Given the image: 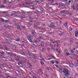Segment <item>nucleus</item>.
<instances>
[{"label":"nucleus","instance_id":"nucleus-35","mask_svg":"<svg viewBox=\"0 0 78 78\" xmlns=\"http://www.w3.org/2000/svg\"><path fill=\"white\" fill-rule=\"evenodd\" d=\"M36 3H39V0H36L35 1Z\"/></svg>","mask_w":78,"mask_h":78},{"label":"nucleus","instance_id":"nucleus-5","mask_svg":"<svg viewBox=\"0 0 78 78\" xmlns=\"http://www.w3.org/2000/svg\"><path fill=\"white\" fill-rule=\"evenodd\" d=\"M6 39H7V41H12V38H11V37H7Z\"/></svg>","mask_w":78,"mask_h":78},{"label":"nucleus","instance_id":"nucleus-28","mask_svg":"<svg viewBox=\"0 0 78 78\" xmlns=\"http://www.w3.org/2000/svg\"><path fill=\"white\" fill-rule=\"evenodd\" d=\"M51 7H49L47 9H48V10H49L50 9H51Z\"/></svg>","mask_w":78,"mask_h":78},{"label":"nucleus","instance_id":"nucleus-50","mask_svg":"<svg viewBox=\"0 0 78 78\" xmlns=\"http://www.w3.org/2000/svg\"><path fill=\"white\" fill-rule=\"evenodd\" d=\"M48 34H52V33H51V32H48L47 33Z\"/></svg>","mask_w":78,"mask_h":78},{"label":"nucleus","instance_id":"nucleus-40","mask_svg":"<svg viewBox=\"0 0 78 78\" xmlns=\"http://www.w3.org/2000/svg\"><path fill=\"white\" fill-rule=\"evenodd\" d=\"M69 30L70 31H72V28L71 27H70L69 28Z\"/></svg>","mask_w":78,"mask_h":78},{"label":"nucleus","instance_id":"nucleus-51","mask_svg":"<svg viewBox=\"0 0 78 78\" xmlns=\"http://www.w3.org/2000/svg\"><path fill=\"white\" fill-rule=\"evenodd\" d=\"M63 15L64 16H66V14L64 13L63 14Z\"/></svg>","mask_w":78,"mask_h":78},{"label":"nucleus","instance_id":"nucleus-16","mask_svg":"<svg viewBox=\"0 0 78 78\" xmlns=\"http://www.w3.org/2000/svg\"><path fill=\"white\" fill-rule=\"evenodd\" d=\"M20 53L21 54V55H24V56H25V54L23 52H21Z\"/></svg>","mask_w":78,"mask_h":78},{"label":"nucleus","instance_id":"nucleus-38","mask_svg":"<svg viewBox=\"0 0 78 78\" xmlns=\"http://www.w3.org/2000/svg\"><path fill=\"white\" fill-rule=\"evenodd\" d=\"M17 29H20V26H17Z\"/></svg>","mask_w":78,"mask_h":78},{"label":"nucleus","instance_id":"nucleus-32","mask_svg":"<svg viewBox=\"0 0 78 78\" xmlns=\"http://www.w3.org/2000/svg\"><path fill=\"white\" fill-rule=\"evenodd\" d=\"M40 70L41 71V72H40V73H41V74H43V73H42V70L40 69Z\"/></svg>","mask_w":78,"mask_h":78},{"label":"nucleus","instance_id":"nucleus-15","mask_svg":"<svg viewBox=\"0 0 78 78\" xmlns=\"http://www.w3.org/2000/svg\"><path fill=\"white\" fill-rule=\"evenodd\" d=\"M1 21H2V22H4L5 21V20H4V19L3 18H1Z\"/></svg>","mask_w":78,"mask_h":78},{"label":"nucleus","instance_id":"nucleus-49","mask_svg":"<svg viewBox=\"0 0 78 78\" xmlns=\"http://www.w3.org/2000/svg\"><path fill=\"white\" fill-rule=\"evenodd\" d=\"M22 42H24V43H26L27 41L25 40H24V41H22Z\"/></svg>","mask_w":78,"mask_h":78},{"label":"nucleus","instance_id":"nucleus-63","mask_svg":"<svg viewBox=\"0 0 78 78\" xmlns=\"http://www.w3.org/2000/svg\"><path fill=\"white\" fill-rule=\"evenodd\" d=\"M51 3H53V2H54V1L53 0H52L51 1Z\"/></svg>","mask_w":78,"mask_h":78},{"label":"nucleus","instance_id":"nucleus-36","mask_svg":"<svg viewBox=\"0 0 78 78\" xmlns=\"http://www.w3.org/2000/svg\"><path fill=\"white\" fill-rule=\"evenodd\" d=\"M41 42V44H44V43H45V41H42Z\"/></svg>","mask_w":78,"mask_h":78},{"label":"nucleus","instance_id":"nucleus-42","mask_svg":"<svg viewBox=\"0 0 78 78\" xmlns=\"http://www.w3.org/2000/svg\"><path fill=\"white\" fill-rule=\"evenodd\" d=\"M16 19H14L12 20V21L14 22H16Z\"/></svg>","mask_w":78,"mask_h":78},{"label":"nucleus","instance_id":"nucleus-9","mask_svg":"<svg viewBox=\"0 0 78 78\" xmlns=\"http://www.w3.org/2000/svg\"><path fill=\"white\" fill-rule=\"evenodd\" d=\"M71 67H74V65L73 63H71L69 65Z\"/></svg>","mask_w":78,"mask_h":78},{"label":"nucleus","instance_id":"nucleus-8","mask_svg":"<svg viewBox=\"0 0 78 78\" xmlns=\"http://www.w3.org/2000/svg\"><path fill=\"white\" fill-rule=\"evenodd\" d=\"M4 27H5V28H8V27H10V28H11L12 27L10 26L9 25L8 26H7V25H5L4 26Z\"/></svg>","mask_w":78,"mask_h":78},{"label":"nucleus","instance_id":"nucleus-22","mask_svg":"<svg viewBox=\"0 0 78 78\" xmlns=\"http://www.w3.org/2000/svg\"><path fill=\"white\" fill-rule=\"evenodd\" d=\"M5 23H9V20H6L5 22Z\"/></svg>","mask_w":78,"mask_h":78},{"label":"nucleus","instance_id":"nucleus-60","mask_svg":"<svg viewBox=\"0 0 78 78\" xmlns=\"http://www.w3.org/2000/svg\"><path fill=\"white\" fill-rule=\"evenodd\" d=\"M14 56H17V55H16V54H13Z\"/></svg>","mask_w":78,"mask_h":78},{"label":"nucleus","instance_id":"nucleus-61","mask_svg":"<svg viewBox=\"0 0 78 78\" xmlns=\"http://www.w3.org/2000/svg\"><path fill=\"white\" fill-rule=\"evenodd\" d=\"M34 25H37V23H34Z\"/></svg>","mask_w":78,"mask_h":78},{"label":"nucleus","instance_id":"nucleus-64","mask_svg":"<svg viewBox=\"0 0 78 78\" xmlns=\"http://www.w3.org/2000/svg\"><path fill=\"white\" fill-rule=\"evenodd\" d=\"M42 25H43V26H44L45 27L46 26V25L44 24H43Z\"/></svg>","mask_w":78,"mask_h":78},{"label":"nucleus","instance_id":"nucleus-12","mask_svg":"<svg viewBox=\"0 0 78 78\" xmlns=\"http://www.w3.org/2000/svg\"><path fill=\"white\" fill-rule=\"evenodd\" d=\"M9 59H10V61H12V62H14V60L13 59H12L10 57Z\"/></svg>","mask_w":78,"mask_h":78},{"label":"nucleus","instance_id":"nucleus-34","mask_svg":"<svg viewBox=\"0 0 78 78\" xmlns=\"http://www.w3.org/2000/svg\"><path fill=\"white\" fill-rule=\"evenodd\" d=\"M55 26L54 25H51V28H55Z\"/></svg>","mask_w":78,"mask_h":78},{"label":"nucleus","instance_id":"nucleus-57","mask_svg":"<svg viewBox=\"0 0 78 78\" xmlns=\"http://www.w3.org/2000/svg\"><path fill=\"white\" fill-rule=\"evenodd\" d=\"M9 7H10L11 6V4H9Z\"/></svg>","mask_w":78,"mask_h":78},{"label":"nucleus","instance_id":"nucleus-44","mask_svg":"<svg viewBox=\"0 0 78 78\" xmlns=\"http://www.w3.org/2000/svg\"><path fill=\"white\" fill-rule=\"evenodd\" d=\"M1 8H3H3H5V6L3 5H1Z\"/></svg>","mask_w":78,"mask_h":78},{"label":"nucleus","instance_id":"nucleus-1","mask_svg":"<svg viewBox=\"0 0 78 78\" xmlns=\"http://www.w3.org/2000/svg\"><path fill=\"white\" fill-rule=\"evenodd\" d=\"M63 73H65V75L68 76L69 75V70L66 69H64L63 71L62 72Z\"/></svg>","mask_w":78,"mask_h":78},{"label":"nucleus","instance_id":"nucleus-43","mask_svg":"<svg viewBox=\"0 0 78 78\" xmlns=\"http://www.w3.org/2000/svg\"><path fill=\"white\" fill-rule=\"evenodd\" d=\"M55 42V43H57V44H58V41H54Z\"/></svg>","mask_w":78,"mask_h":78},{"label":"nucleus","instance_id":"nucleus-24","mask_svg":"<svg viewBox=\"0 0 78 78\" xmlns=\"http://www.w3.org/2000/svg\"><path fill=\"white\" fill-rule=\"evenodd\" d=\"M40 63L41 65H43V64H44V63L43 62H41Z\"/></svg>","mask_w":78,"mask_h":78},{"label":"nucleus","instance_id":"nucleus-2","mask_svg":"<svg viewBox=\"0 0 78 78\" xmlns=\"http://www.w3.org/2000/svg\"><path fill=\"white\" fill-rule=\"evenodd\" d=\"M78 31L76 30V32H75V35L76 37H77L78 36Z\"/></svg>","mask_w":78,"mask_h":78},{"label":"nucleus","instance_id":"nucleus-11","mask_svg":"<svg viewBox=\"0 0 78 78\" xmlns=\"http://www.w3.org/2000/svg\"><path fill=\"white\" fill-rule=\"evenodd\" d=\"M28 40L29 41V42H30L31 43H33V42L31 39H30V38H28Z\"/></svg>","mask_w":78,"mask_h":78},{"label":"nucleus","instance_id":"nucleus-45","mask_svg":"<svg viewBox=\"0 0 78 78\" xmlns=\"http://www.w3.org/2000/svg\"><path fill=\"white\" fill-rule=\"evenodd\" d=\"M21 13H22V14H24V13H25V12L23 11V10H21Z\"/></svg>","mask_w":78,"mask_h":78},{"label":"nucleus","instance_id":"nucleus-33","mask_svg":"<svg viewBox=\"0 0 78 78\" xmlns=\"http://www.w3.org/2000/svg\"><path fill=\"white\" fill-rule=\"evenodd\" d=\"M21 17H23V18H25V16L23 15H21Z\"/></svg>","mask_w":78,"mask_h":78},{"label":"nucleus","instance_id":"nucleus-4","mask_svg":"<svg viewBox=\"0 0 78 78\" xmlns=\"http://www.w3.org/2000/svg\"><path fill=\"white\" fill-rule=\"evenodd\" d=\"M77 61L75 62V66H76V67H78V60Z\"/></svg>","mask_w":78,"mask_h":78},{"label":"nucleus","instance_id":"nucleus-62","mask_svg":"<svg viewBox=\"0 0 78 78\" xmlns=\"http://www.w3.org/2000/svg\"><path fill=\"white\" fill-rule=\"evenodd\" d=\"M22 63H23V62H21V61H20V64H22Z\"/></svg>","mask_w":78,"mask_h":78},{"label":"nucleus","instance_id":"nucleus-18","mask_svg":"<svg viewBox=\"0 0 78 78\" xmlns=\"http://www.w3.org/2000/svg\"><path fill=\"white\" fill-rule=\"evenodd\" d=\"M5 16H8V17H9V14L8 13H6L5 14Z\"/></svg>","mask_w":78,"mask_h":78},{"label":"nucleus","instance_id":"nucleus-7","mask_svg":"<svg viewBox=\"0 0 78 78\" xmlns=\"http://www.w3.org/2000/svg\"><path fill=\"white\" fill-rule=\"evenodd\" d=\"M40 9L41 11V12H43V11H44V9L40 7L39 8Z\"/></svg>","mask_w":78,"mask_h":78},{"label":"nucleus","instance_id":"nucleus-55","mask_svg":"<svg viewBox=\"0 0 78 78\" xmlns=\"http://www.w3.org/2000/svg\"><path fill=\"white\" fill-rule=\"evenodd\" d=\"M10 55H14V53H11V54H10Z\"/></svg>","mask_w":78,"mask_h":78},{"label":"nucleus","instance_id":"nucleus-52","mask_svg":"<svg viewBox=\"0 0 78 78\" xmlns=\"http://www.w3.org/2000/svg\"><path fill=\"white\" fill-rule=\"evenodd\" d=\"M62 68H59V70H62Z\"/></svg>","mask_w":78,"mask_h":78},{"label":"nucleus","instance_id":"nucleus-25","mask_svg":"<svg viewBox=\"0 0 78 78\" xmlns=\"http://www.w3.org/2000/svg\"><path fill=\"white\" fill-rule=\"evenodd\" d=\"M41 51H44V48H42L41 49Z\"/></svg>","mask_w":78,"mask_h":78},{"label":"nucleus","instance_id":"nucleus-39","mask_svg":"<svg viewBox=\"0 0 78 78\" xmlns=\"http://www.w3.org/2000/svg\"><path fill=\"white\" fill-rule=\"evenodd\" d=\"M51 63L52 64H54V63H55V62H52L51 61Z\"/></svg>","mask_w":78,"mask_h":78},{"label":"nucleus","instance_id":"nucleus-58","mask_svg":"<svg viewBox=\"0 0 78 78\" xmlns=\"http://www.w3.org/2000/svg\"><path fill=\"white\" fill-rule=\"evenodd\" d=\"M4 2L5 3H6V0H5L4 1Z\"/></svg>","mask_w":78,"mask_h":78},{"label":"nucleus","instance_id":"nucleus-56","mask_svg":"<svg viewBox=\"0 0 78 78\" xmlns=\"http://www.w3.org/2000/svg\"><path fill=\"white\" fill-rule=\"evenodd\" d=\"M37 25H38V26L40 25V24H39V23H37Z\"/></svg>","mask_w":78,"mask_h":78},{"label":"nucleus","instance_id":"nucleus-54","mask_svg":"<svg viewBox=\"0 0 78 78\" xmlns=\"http://www.w3.org/2000/svg\"><path fill=\"white\" fill-rule=\"evenodd\" d=\"M4 47L5 48H7V47L6 46V45H4Z\"/></svg>","mask_w":78,"mask_h":78},{"label":"nucleus","instance_id":"nucleus-3","mask_svg":"<svg viewBox=\"0 0 78 78\" xmlns=\"http://www.w3.org/2000/svg\"><path fill=\"white\" fill-rule=\"evenodd\" d=\"M27 38H29L28 39H31L32 37V36L31 35H29L27 36Z\"/></svg>","mask_w":78,"mask_h":78},{"label":"nucleus","instance_id":"nucleus-27","mask_svg":"<svg viewBox=\"0 0 78 78\" xmlns=\"http://www.w3.org/2000/svg\"><path fill=\"white\" fill-rule=\"evenodd\" d=\"M0 53L1 54H2V55L5 54V52H3V51H1L0 52Z\"/></svg>","mask_w":78,"mask_h":78},{"label":"nucleus","instance_id":"nucleus-31","mask_svg":"<svg viewBox=\"0 0 78 78\" xmlns=\"http://www.w3.org/2000/svg\"><path fill=\"white\" fill-rule=\"evenodd\" d=\"M0 56L1 58H4V56H3L2 55H1Z\"/></svg>","mask_w":78,"mask_h":78},{"label":"nucleus","instance_id":"nucleus-47","mask_svg":"<svg viewBox=\"0 0 78 78\" xmlns=\"http://www.w3.org/2000/svg\"><path fill=\"white\" fill-rule=\"evenodd\" d=\"M55 62V63H56V64H58L59 63V61H56Z\"/></svg>","mask_w":78,"mask_h":78},{"label":"nucleus","instance_id":"nucleus-46","mask_svg":"<svg viewBox=\"0 0 78 78\" xmlns=\"http://www.w3.org/2000/svg\"><path fill=\"white\" fill-rule=\"evenodd\" d=\"M58 34L59 35H60V36H62V33H61L60 34L58 33Z\"/></svg>","mask_w":78,"mask_h":78},{"label":"nucleus","instance_id":"nucleus-53","mask_svg":"<svg viewBox=\"0 0 78 78\" xmlns=\"http://www.w3.org/2000/svg\"><path fill=\"white\" fill-rule=\"evenodd\" d=\"M73 9H75V10H76V9H75V8H74V7H75L74 6V5H73Z\"/></svg>","mask_w":78,"mask_h":78},{"label":"nucleus","instance_id":"nucleus-41","mask_svg":"<svg viewBox=\"0 0 78 78\" xmlns=\"http://www.w3.org/2000/svg\"><path fill=\"white\" fill-rule=\"evenodd\" d=\"M64 78H69V77L68 76H65L64 77Z\"/></svg>","mask_w":78,"mask_h":78},{"label":"nucleus","instance_id":"nucleus-21","mask_svg":"<svg viewBox=\"0 0 78 78\" xmlns=\"http://www.w3.org/2000/svg\"><path fill=\"white\" fill-rule=\"evenodd\" d=\"M15 41H17V42H19V41H20V39L18 38V39H16Z\"/></svg>","mask_w":78,"mask_h":78},{"label":"nucleus","instance_id":"nucleus-26","mask_svg":"<svg viewBox=\"0 0 78 78\" xmlns=\"http://www.w3.org/2000/svg\"><path fill=\"white\" fill-rule=\"evenodd\" d=\"M32 76H33L32 78H37V76H34L33 75H32Z\"/></svg>","mask_w":78,"mask_h":78},{"label":"nucleus","instance_id":"nucleus-30","mask_svg":"<svg viewBox=\"0 0 78 78\" xmlns=\"http://www.w3.org/2000/svg\"><path fill=\"white\" fill-rule=\"evenodd\" d=\"M40 46H41V47H44V45L43 44H40Z\"/></svg>","mask_w":78,"mask_h":78},{"label":"nucleus","instance_id":"nucleus-37","mask_svg":"<svg viewBox=\"0 0 78 78\" xmlns=\"http://www.w3.org/2000/svg\"><path fill=\"white\" fill-rule=\"evenodd\" d=\"M51 56H52V57H53V58L54 59H56V58H55V56H53V55H51Z\"/></svg>","mask_w":78,"mask_h":78},{"label":"nucleus","instance_id":"nucleus-17","mask_svg":"<svg viewBox=\"0 0 78 78\" xmlns=\"http://www.w3.org/2000/svg\"><path fill=\"white\" fill-rule=\"evenodd\" d=\"M33 58L34 59H37V56L35 55H34V57H33Z\"/></svg>","mask_w":78,"mask_h":78},{"label":"nucleus","instance_id":"nucleus-14","mask_svg":"<svg viewBox=\"0 0 78 78\" xmlns=\"http://www.w3.org/2000/svg\"><path fill=\"white\" fill-rule=\"evenodd\" d=\"M50 41H51V42H52V43H55V41H53V39H50Z\"/></svg>","mask_w":78,"mask_h":78},{"label":"nucleus","instance_id":"nucleus-10","mask_svg":"<svg viewBox=\"0 0 78 78\" xmlns=\"http://www.w3.org/2000/svg\"><path fill=\"white\" fill-rule=\"evenodd\" d=\"M66 10H63V11H60V12H61V13H64V12H66Z\"/></svg>","mask_w":78,"mask_h":78},{"label":"nucleus","instance_id":"nucleus-6","mask_svg":"<svg viewBox=\"0 0 78 78\" xmlns=\"http://www.w3.org/2000/svg\"><path fill=\"white\" fill-rule=\"evenodd\" d=\"M41 41L39 40V38H38L37 39L36 41H35L34 43L37 44V42H40Z\"/></svg>","mask_w":78,"mask_h":78},{"label":"nucleus","instance_id":"nucleus-48","mask_svg":"<svg viewBox=\"0 0 78 78\" xmlns=\"http://www.w3.org/2000/svg\"><path fill=\"white\" fill-rule=\"evenodd\" d=\"M55 66H56L57 68H59V66L57 65H55Z\"/></svg>","mask_w":78,"mask_h":78},{"label":"nucleus","instance_id":"nucleus-59","mask_svg":"<svg viewBox=\"0 0 78 78\" xmlns=\"http://www.w3.org/2000/svg\"><path fill=\"white\" fill-rule=\"evenodd\" d=\"M34 28H37V27H36V26H34Z\"/></svg>","mask_w":78,"mask_h":78},{"label":"nucleus","instance_id":"nucleus-29","mask_svg":"<svg viewBox=\"0 0 78 78\" xmlns=\"http://www.w3.org/2000/svg\"><path fill=\"white\" fill-rule=\"evenodd\" d=\"M67 25V23H65L64 24V26L65 27H66Z\"/></svg>","mask_w":78,"mask_h":78},{"label":"nucleus","instance_id":"nucleus-20","mask_svg":"<svg viewBox=\"0 0 78 78\" xmlns=\"http://www.w3.org/2000/svg\"><path fill=\"white\" fill-rule=\"evenodd\" d=\"M28 25H29V26H31L32 24L31 23H28Z\"/></svg>","mask_w":78,"mask_h":78},{"label":"nucleus","instance_id":"nucleus-19","mask_svg":"<svg viewBox=\"0 0 78 78\" xmlns=\"http://www.w3.org/2000/svg\"><path fill=\"white\" fill-rule=\"evenodd\" d=\"M66 64H70V62L69 61H67L66 62Z\"/></svg>","mask_w":78,"mask_h":78},{"label":"nucleus","instance_id":"nucleus-23","mask_svg":"<svg viewBox=\"0 0 78 78\" xmlns=\"http://www.w3.org/2000/svg\"><path fill=\"white\" fill-rule=\"evenodd\" d=\"M70 4L69 3V2H66V5H70Z\"/></svg>","mask_w":78,"mask_h":78},{"label":"nucleus","instance_id":"nucleus-13","mask_svg":"<svg viewBox=\"0 0 78 78\" xmlns=\"http://www.w3.org/2000/svg\"><path fill=\"white\" fill-rule=\"evenodd\" d=\"M66 56H69L70 55V53L68 52V53H66Z\"/></svg>","mask_w":78,"mask_h":78}]
</instances>
